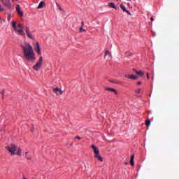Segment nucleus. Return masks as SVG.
<instances>
[{"instance_id":"obj_15","label":"nucleus","mask_w":179,"mask_h":179,"mask_svg":"<svg viewBox=\"0 0 179 179\" xmlns=\"http://www.w3.org/2000/svg\"><path fill=\"white\" fill-rule=\"evenodd\" d=\"M108 6L110 8H113V9H115V10L118 9V8H117V6H115V3H109Z\"/></svg>"},{"instance_id":"obj_18","label":"nucleus","mask_w":179,"mask_h":179,"mask_svg":"<svg viewBox=\"0 0 179 179\" xmlns=\"http://www.w3.org/2000/svg\"><path fill=\"white\" fill-rule=\"evenodd\" d=\"M44 5H45V3L44 1H41L37 7L38 9H42V8H44Z\"/></svg>"},{"instance_id":"obj_1","label":"nucleus","mask_w":179,"mask_h":179,"mask_svg":"<svg viewBox=\"0 0 179 179\" xmlns=\"http://www.w3.org/2000/svg\"><path fill=\"white\" fill-rule=\"evenodd\" d=\"M21 48L25 59L31 62H34L36 55L33 47L29 43H25L24 45H21Z\"/></svg>"},{"instance_id":"obj_16","label":"nucleus","mask_w":179,"mask_h":179,"mask_svg":"<svg viewBox=\"0 0 179 179\" xmlns=\"http://www.w3.org/2000/svg\"><path fill=\"white\" fill-rule=\"evenodd\" d=\"M108 57L109 58H111V52L110 51L106 50L105 52L104 58H107Z\"/></svg>"},{"instance_id":"obj_4","label":"nucleus","mask_w":179,"mask_h":179,"mask_svg":"<svg viewBox=\"0 0 179 179\" xmlns=\"http://www.w3.org/2000/svg\"><path fill=\"white\" fill-rule=\"evenodd\" d=\"M42 67H43V56H41L39 57V59L36 62V64L34 65L32 68L34 71H40V69H41Z\"/></svg>"},{"instance_id":"obj_22","label":"nucleus","mask_w":179,"mask_h":179,"mask_svg":"<svg viewBox=\"0 0 179 179\" xmlns=\"http://www.w3.org/2000/svg\"><path fill=\"white\" fill-rule=\"evenodd\" d=\"M141 89H137V90H136V93H137V94H139V93H141Z\"/></svg>"},{"instance_id":"obj_12","label":"nucleus","mask_w":179,"mask_h":179,"mask_svg":"<svg viewBox=\"0 0 179 179\" xmlns=\"http://www.w3.org/2000/svg\"><path fill=\"white\" fill-rule=\"evenodd\" d=\"M133 71L135 72V73H136V75H138V76H143V75H145V73L143 71H142L141 70L138 71L134 69Z\"/></svg>"},{"instance_id":"obj_5","label":"nucleus","mask_w":179,"mask_h":179,"mask_svg":"<svg viewBox=\"0 0 179 179\" xmlns=\"http://www.w3.org/2000/svg\"><path fill=\"white\" fill-rule=\"evenodd\" d=\"M1 3H3V6L7 8L8 9H12V4L10 3V0H1Z\"/></svg>"},{"instance_id":"obj_19","label":"nucleus","mask_w":179,"mask_h":179,"mask_svg":"<svg viewBox=\"0 0 179 179\" xmlns=\"http://www.w3.org/2000/svg\"><path fill=\"white\" fill-rule=\"evenodd\" d=\"M94 157H95L96 159H98V160H99V162H103V157H102L101 156H100V154H99L98 155H94Z\"/></svg>"},{"instance_id":"obj_27","label":"nucleus","mask_w":179,"mask_h":179,"mask_svg":"<svg viewBox=\"0 0 179 179\" xmlns=\"http://www.w3.org/2000/svg\"><path fill=\"white\" fill-rule=\"evenodd\" d=\"M111 83H120V82H115V81H114V80H112Z\"/></svg>"},{"instance_id":"obj_14","label":"nucleus","mask_w":179,"mask_h":179,"mask_svg":"<svg viewBox=\"0 0 179 179\" xmlns=\"http://www.w3.org/2000/svg\"><path fill=\"white\" fill-rule=\"evenodd\" d=\"M106 90H108V92H113L115 94H118V92L117 90H114V88L106 87Z\"/></svg>"},{"instance_id":"obj_3","label":"nucleus","mask_w":179,"mask_h":179,"mask_svg":"<svg viewBox=\"0 0 179 179\" xmlns=\"http://www.w3.org/2000/svg\"><path fill=\"white\" fill-rule=\"evenodd\" d=\"M16 22H13L12 24V27L14 29L15 31H17L20 36H26V34L24 33V31H23V29L24 27H23V24H17Z\"/></svg>"},{"instance_id":"obj_10","label":"nucleus","mask_w":179,"mask_h":179,"mask_svg":"<svg viewBox=\"0 0 179 179\" xmlns=\"http://www.w3.org/2000/svg\"><path fill=\"white\" fill-rule=\"evenodd\" d=\"M92 148L94 150V156H97L98 155H100V151L99 150V148L96 147L94 145H92Z\"/></svg>"},{"instance_id":"obj_7","label":"nucleus","mask_w":179,"mask_h":179,"mask_svg":"<svg viewBox=\"0 0 179 179\" xmlns=\"http://www.w3.org/2000/svg\"><path fill=\"white\" fill-rule=\"evenodd\" d=\"M25 32L27 34V36L28 38H30L31 40H34V37L30 33V29H29L28 27H25Z\"/></svg>"},{"instance_id":"obj_33","label":"nucleus","mask_w":179,"mask_h":179,"mask_svg":"<svg viewBox=\"0 0 179 179\" xmlns=\"http://www.w3.org/2000/svg\"><path fill=\"white\" fill-rule=\"evenodd\" d=\"M13 1V2H15V1H17V0H12Z\"/></svg>"},{"instance_id":"obj_29","label":"nucleus","mask_w":179,"mask_h":179,"mask_svg":"<svg viewBox=\"0 0 179 179\" xmlns=\"http://www.w3.org/2000/svg\"><path fill=\"white\" fill-rule=\"evenodd\" d=\"M8 20H10V15H8Z\"/></svg>"},{"instance_id":"obj_26","label":"nucleus","mask_w":179,"mask_h":179,"mask_svg":"<svg viewBox=\"0 0 179 179\" xmlns=\"http://www.w3.org/2000/svg\"><path fill=\"white\" fill-rule=\"evenodd\" d=\"M85 26V22L83 21L82 22H81V27H83Z\"/></svg>"},{"instance_id":"obj_13","label":"nucleus","mask_w":179,"mask_h":179,"mask_svg":"<svg viewBox=\"0 0 179 179\" xmlns=\"http://www.w3.org/2000/svg\"><path fill=\"white\" fill-rule=\"evenodd\" d=\"M120 8L123 10V12H126L127 13H128V15H131V12L128 11V10H127V8H125V6H124V4H120Z\"/></svg>"},{"instance_id":"obj_28","label":"nucleus","mask_w":179,"mask_h":179,"mask_svg":"<svg viewBox=\"0 0 179 179\" xmlns=\"http://www.w3.org/2000/svg\"><path fill=\"white\" fill-rule=\"evenodd\" d=\"M150 20H151V22H153V21L155 20V18H153V17H152L150 18Z\"/></svg>"},{"instance_id":"obj_30","label":"nucleus","mask_w":179,"mask_h":179,"mask_svg":"<svg viewBox=\"0 0 179 179\" xmlns=\"http://www.w3.org/2000/svg\"><path fill=\"white\" fill-rule=\"evenodd\" d=\"M141 81L137 82V85H141Z\"/></svg>"},{"instance_id":"obj_25","label":"nucleus","mask_w":179,"mask_h":179,"mask_svg":"<svg viewBox=\"0 0 179 179\" xmlns=\"http://www.w3.org/2000/svg\"><path fill=\"white\" fill-rule=\"evenodd\" d=\"M4 93H5V91H4V90H2V91L1 92V94H2L3 99V94H4Z\"/></svg>"},{"instance_id":"obj_24","label":"nucleus","mask_w":179,"mask_h":179,"mask_svg":"<svg viewBox=\"0 0 179 179\" xmlns=\"http://www.w3.org/2000/svg\"><path fill=\"white\" fill-rule=\"evenodd\" d=\"M75 139H78V141H80V139H82V138L77 136L75 137Z\"/></svg>"},{"instance_id":"obj_32","label":"nucleus","mask_w":179,"mask_h":179,"mask_svg":"<svg viewBox=\"0 0 179 179\" xmlns=\"http://www.w3.org/2000/svg\"><path fill=\"white\" fill-rule=\"evenodd\" d=\"M59 10H62V8H61L60 6L59 7Z\"/></svg>"},{"instance_id":"obj_37","label":"nucleus","mask_w":179,"mask_h":179,"mask_svg":"<svg viewBox=\"0 0 179 179\" xmlns=\"http://www.w3.org/2000/svg\"><path fill=\"white\" fill-rule=\"evenodd\" d=\"M125 164H128L127 162H126Z\"/></svg>"},{"instance_id":"obj_34","label":"nucleus","mask_w":179,"mask_h":179,"mask_svg":"<svg viewBox=\"0 0 179 179\" xmlns=\"http://www.w3.org/2000/svg\"><path fill=\"white\" fill-rule=\"evenodd\" d=\"M33 131H34V129H31V131H32V132H33Z\"/></svg>"},{"instance_id":"obj_23","label":"nucleus","mask_w":179,"mask_h":179,"mask_svg":"<svg viewBox=\"0 0 179 179\" xmlns=\"http://www.w3.org/2000/svg\"><path fill=\"white\" fill-rule=\"evenodd\" d=\"M5 9L2 7V5L0 4V12H3Z\"/></svg>"},{"instance_id":"obj_11","label":"nucleus","mask_w":179,"mask_h":179,"mask_svg":"<svg viewBox=\"0 0 179 179\" xmlns=\"http://www.w3.org/2000/svg\"><path fill=\"white\" fill-rule=\"evenodd\" d=\"M16 10H17V13H18V15H20V16H21V17L23 16V11H22L20 10V5H19V4L17 5Z\"/></svg>"},{"instance_id":"obj_2","label":"nucleus","mask_w":179,"mask_h":179,"mask_svg":"<svg viewBox=\"0 0 179 179\" xmlns=\"http://www.w3.org/2000/svg\"><path fill=\"white\" fill-rule=\"evenodd\" d=\"M6 149H7V150L11 153V156H15V155H17V156H22V150H20V148L17 149V147L15 145L7 146L6 147ZM16 150H17V152H15Z\"/></svg>"},{"instance_id":"obj_17","label":"nucleus","mask_w":179,"mask_h":179,"mask_svg":"<svg viewBox=\"0 0 179 179\" xmlns=\"http://www.w3.org/2000/svg\"><path fill=\"white\" fill-rule=\"evenodd\" d=\"M134 159H135V155H132L130 159L131 166H135V162H134Z\"/></svg>"},{"instance_id":"obj_6","label":"nucleus","mask_w":179,"mask_h":179,"mask_svg":"<svg viewBox=\"0 0 179 179\" xmlns=\"http://www.w3.org/2000/svg\"><path fill=\"white\" fill-rule=\"evenodd\" d=\"M34 49L38 55H41V48L40 47V43L36 42V45L34 46Z\"/></svg>"},{"instance_id":"obj_38","label":"nucleus","mask_w":179,"mask_h":179,"mask_svg":"<svg viewBox=\"0 0 179 179\" xmlns=\"http://www.w3.org/2000/svg\"><path fill=\"white\" fill-rule=\"evenodd\" d=\"M127 1H131V0H127Z\"/></svg>"},{"instance_id":"obj_36","label":"nucleus","mask_w":179,"mask_h":179,"mask_svg":"<svg viewBox=\"0 0 179 179\" xmlns=\"http://www.w3.org/2000/svg\"><path fill=\"white\" fill-rule=\"evenodd\" d=\"M152 96V94H150V97Z\"/></svg>"},{"instance_id":"obj_21","label":"nucleus","mask_w":179,"mask_h":179,"mask_svg":"<svg viewBox=\"0 0 179 179\" xmlns=\"http://www.w3.org/2000/svg\"><path fill=\"white\" fill-rule=\"evenodd\" d=\"M85 31H86V29H83V27H81L80 28V29H79V32H80V33H83V32H85Z\"/></svg>"},{"instance_id":"obj_31","label":"nucleus","mask_w":179,"mask_h":179,"mask_svg":"<svg viewBox=\"0 0 179 179\" xmlns=\"http://www.w3.org/2000/svg\"><path fill=\"white\" fill-rule=\"evenodd\" d=\"M147 78L149 79V73H147Z\"/></svg>"},{"instance_id":"obj_20","label":"nucleus","mask_w":179,"mask_h":179,"mask_svg":"<svg viewBox=\"0 0 179 179\" xmlns=\"http://www.w3.org/2000/svg\"><path fill=\"white\" fill-rule=\"evenodd\" d=\"M145 125L148 127H150V120L148 119L147 120H145Z\"/></svg>"},{"instance_id":"obj_9","label":"nucleus","mask_w":179,"mask_h":179,"mask_svg":"<svg viewBox=\"0 0 179 179\" xmlns=\"http://www.w3.org/2000/svg\"><path fill=\"white\" fill-rule=\"evenodd\" d=\"M53 93H55L57 96H61L63 92L61 90V89L56 87L53 89Z\"/></svg>"},{"instance_id":"obj_35","label":"nucleus","mask_w":179,"mask_h":179,"mask_svg":"<svg viewBox=\"0 0 179 179\" xmlns=\"http://www.w3.org/2000/svg\"><path fill=\"white\" fill-rule=\"evenodd\" d=\"M27 153H29V152H27L25 153V155H27Z\"/></svg>"},{"instance_id":"obj_8","label":"nucleus","mask_w":179,"mask_h":179,"mask_svg":"<svg viewBox=\"0 0 179 179\" xmlns=\"http://www.w3.org/2000/svg\"><path fill=\"white\" fill-rule=\"evenodd\" d=\"M124 76L125 78H127V79H131L132 80H136V79L139 78L138 76H134L131 74H126Z\"/></svg>"}]
</instances>
